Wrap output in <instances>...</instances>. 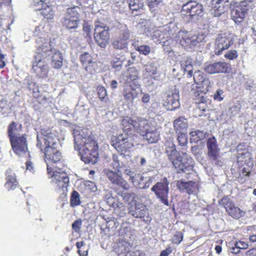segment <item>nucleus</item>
Listing matches in <instances>:
<instances>
[{
  "label": "nucleus",
  "mask_w": 256,
  "mask_h": 256,
  "mask_svg": "<svg viewBox=\"0 0 256 256\" xmlns=\"http://www.w3.org/2000/svg\"><path fill=\"white\" fill-rule=\"evenodd\" d=\"M238 56V54L236 50H228L224 54V57L229 60H233Z\"/></svg>",
  "instance_id": "3c124183"
},
{
  "label": "nucleus",
  "mask_w": 256,
  "mask_h": 256,
  "mask_svg": "<svg viewBox=\"0 0 256 256\" xmlns=\"http://www.w3.org/2000/svg\"><path fill=\"white\" fill-rule=\"evenodd\" d=\"M44 160L47 165L48 173H50L52 170L58 168L57 165L62 159L61 152L57 148H52L48 146L44 150Z\"/></svg>",
  "instance_id": "f8f14e48"
},
{
  "label": "nucleus",
  "mask_w": 256,
  "mask_h": 256,
  "mask_svg": "<svg viewBox=\"0 0 256 256\" xmlns=\"http://www.w3.org/2000/svg\"><path fill=\"white\" fill-rule=\"evenodd\" d=\"M240 249L236 246V243L234 244V246H232L231 248H230V250L231 253L234 254H237L240 252Z\"/></svg>",
  "instance_id": "774afa93"
},
{
  "label": "nucleus",
  "mask_w": 256,
  "mask_h": 256,
  "mask_svg": "<svg viewBox=\"0 0 256 256\" xmlns=\"http://www.w3.org/2000/svg\"><path fill=\"white\" fill-rule=\"evenodd\" d=\"M154 180V176L144 177L142 174L137 173L130 182L137 188L146 189L150 187Z\"/></svg>",
  "instance_id": "aec40b11"
},
{
  "label": "nucleus",
  "mask_w": 256,
  "mask_h": 256,
  "mask_svg": "<svg viewBox=\"0 0 256 256\" xmlns=\"http://www.w3.org/2000/svg\"><path fill=\"white\" fill-rule=\"evenodd\" d=\"M96 68V64L95 62H93V60H92L90 63H88L86 66H84L86 71L92 74L95 72Z\"/></svg>",
  "instance_id": "5fc2aeb1"
},
{
  "label": "nucleus",
  "mask_w": 256,
  "mask_h": 256,
  "mask_svg": "<svg viewBox=\"0 0 256 256\" xmlns=\"http://www.w3.org/2000/svg\"><path fill=\"white\" fill-rule=\"evenodd\" d=\"M54 0H46L45 4L40 8H38V10L40 11V14L45 18L51 20L53 18L54 14Z\"/></svg>",
  "instance_id": "b1692460"
},
{
  "label": "nucleus",
  "mask_w": 256,
  "mask_h": 256,
  "mask_svg": "<svg viewBox=\"0 0 256 256\" xmlns=\"http://www.w3.org/2000/svg\"><path fill=\"white\" fill-rule=\"evenodd\" d=\"M176 186L181 192H186L188 194H194L198 189L196 183L193 181L178 180L176 182Z\"/></svg>",
  "instance_id": "bb28decb"
},
{
  "label": "nucleus",
  "mask_w": 256,
  "mask_h": 256,
  "mask_svg": "<svg viewBox=\"0 0 256 256\" xmlns=\"http://www.w3.org/2000/svg\"><path fill=\"white\" fill-rule=\"evenodd\" d=\"M129 213L136 218H144L148 213V208L142 204H136L134 208H128Z\"/></svg>",
  "instance_id": "c85d7f7f"
},
{
  "label": "nucleus",
  "mask_w": 256,
  "mask_h": 256,
  "mask_svg": "<svg viewBox=\"0 0 256 256\" xmlns=\"http://www.w3.org/2000/svg\"><path fill=\"white\" fill-rule=\"evenodd\" d=\"M90 132L86 129L74 130V148L78 150L82 160L86 164H94L98 157V146Z\"/></svg>",
  "instance_id": "f03ea898"
},
{
  "label": "nucleus",
  "mask_w": 256,
  "mask_h": 256,
  "mask_svg": "<svg viewBox=\"0 0 256 256\" xmlns=\"http://www.w3.org/2000/svg\"><path fill=\"white\" fill-rule=\"evenodd\" d=\"M10 108V106L8 104L7 101L6 100L0 98V108H1L2 110H4L2 113L6 112Z\"/></svg>",
  "instance_id": "864d4df0"
},
{
  "label": "nucleus",
  "mask_w": 256,
  "mask_h": 256,
  "mask_svg": "<svg viewBox=\"0 0 256 256\" xmlns=\"http://www.w3.org/2000/svg\"><path fill=\"white\" fill-rule=\"evenodd\" d=\"M228 64L227 63L220 62L206 65L204 70L210 74L225 73L228 71Z\"/></svg>",
  "instance_id": "393cba45"
},
{
  "label": "nucleus",
  "mask_w": 256,
  "mask_h": 256,
  "mask_svg": "<svg viewBox=\"0 0 256 256\" xmlns=\"http://www.w3.org/2000/svg\"><path fill=\"white\" fill-rule=\"evenodd\" d=\"M152 26L151 22L150 20H144V22L138 24L139 28L142 29L146 36H148L150 34V27Z\"/></svg>",
  "instance_id": "a19ab883"
},
{
  "label": "nucleus",
  "mask_w": 256,
  "mask_h": 256,
  "mask_svg": "<svg viewBox=\"0 0 256 256\" xmlns=\"http://www.w3.org/2000/svg\"><path fill=\"white\" fill-rule=\"evenodd\" d=\"M146 71L150 75H154L156 72V66L154 63H150L146 66Z\"/></svg>",
  "instance_id": "49530a36"
},
{
  "label": "nucleus",
  "mask_w": 256,
  "mask_h": 256,
  "mask_svg": "<svg viewBox=\"0 0 256 256\" xmlns=\"http://www.w3.org/2000/svg\"><path fill=\"white\" fill-rule=\"evenodd\" d=\"M123 200L126 202L130 204L133 202L136 198V194L134 192H124L122 194Z\"/></svg>",
  "instance_id": "a18cd8bd"
},
{
  "label": "nucleus",
  "mask_w": 256,
  "mask_h": 256,
  "mask_svg": "<svg viewBox=\"0 0 256 256\" xmlns=\"http://www.w3.org/2000/svg\"><path fill=\"white\" fill-rule=\"evenodd\" d=\"M80 60L83 66L84 67L88 63H90L92 62V58L90 54L85 52L80 56Z\"/></svg>",
  "instance_id": "c03bdc74"
},
{
  "label": "nucleus",
  "mask_w": 256,
  "mask_h": 256,
  "mask_svg": "<svg viewBox=\"0 0 256 256\" xmlns=\"http://www.w3.org/2000/svg\"><path fill=\"white\" fill-rule=\"evenodd\" d=\"M170 182L166 178H164L160 182H157L151 188V190L155 194L156 198L160 202L166 206H168V201Z\"/></svg>",
  "instance_id": "9d476101"
},
{
  "label": "nucleus",
  "mask_w": 256,
  "mask_h": 256,
  "mask_svg": "<svg viewBox=\"0 0 256 256\" xmlns=\"http://www.w3.org/2000/svg\"><path fill=\"white\" fill-rule=\"evenodd\" d=\"M194 84L192 85L191 92L194 96H199L200 92L206 94L211 87L210 80L200 71L194 72Z\"/></svg>",
  "instance_id": "0eeeda50"
},
{
  "label": "nucleus",
  "mask_w": 256,
  "mask_h": 256,
  "mask_svg": "<svg viewBox=\"0 0 256 256\" xmlns=\"http://www.w3.org/2000/svg\"><path fill=\"white\" fill-rule=\"evenodd\" d=\"M129 37V30L127 29L124 30L121 34L112 42L114 48L116 50H124L126 48Z\"/></svg>",
  "instance_id": "a878e982"
},
{
  "label": "nucleus",
  "mask_w": 256,
  "mask_h": 256,
  "mask_svg": "<svg viewBox=\"0 0 256 256\" xmlns=\"http://www.w3.org/2000/svg\"><path fill=\"white\" fill-rule=\"evenodd\" d=\"M129 8L132 12H137L142 10L144 6V0H128Z\"/></svg>",
  "instance_id": "4c0bfd02"
},
{
  "label": "nucleus",
  "mask_w": 256,
  "mask_h": 256,
  "mask_svg": "<svg viewBox=\"0 0 256 256\" xmlns=\"http://www.w3.org/2000/svg\"><path fill=\"white\" fill-rule=\"evenodd\" d=\"M135 49L138 51L140 54L144 56L148 55L151 51L150 48L148 45L136 46H135Z\"/></svg>",
  "instance_id": "37998d69"
},
{
  "label": "nucleus",
  "mask_w": 256,
  "mask_h": 256,
  "mask_svg": "<svg viewBox=\"0 0 256 256\" xmlns=\"http://www.w3.org/2000/svg\"><path fill=\"white\" fill-rule=\"evenodd\" d=\"M121 124L123 133L118 136H112L110 144L122 156L134 146V133L137 132L143 134L152 126L146 119L140 117H124Z\"/></svg>",
  "instance_id": "f257e3e1"
},
{
  "label": "nucleus",
  "mask_w": 256,
  "mask_h": 256,
  "mask_svg": "<svg viewBox=\"0 0 256 256\" xmlns=\"http://www.w3.org/2000/svg\"><path fill=\"white\" fill-rule=\"evenodd\" d=\"M248 10V2L243 0L238 3H236L231 10L232 19L236 23H240L244 20L245 14Z\"/></svg>",
  "instance_id": "2eb2a0df"
},
{
  "label": "nucleus",
  "mask_w": 256,
  "mask_h": 256,
  "mask_svg": "<svg viewBox=\"0 0 256 256\" xmlns=\"http://www.w3.org/2000/svg\"><path fill=\"white\" fill-rule=\"evenodd\" d=\"M38 44V53L42 54L44 58L51 56L52 66L55 68H60L62 66V54L59 51L51 48L49 39H44L38 38L36 40Z\"/></svg>",
  "instance_id": "20e7f679"
},
{
  "label": "nucleus",
  "mask_w": 256,
  "mask_h": 256,
  "mask_svg": "<svg viewBox=\"0 0 256 256\" xmlns=\"http://www.w3.org/2000/svg\"><path fill=\"white\" fill-rule=\"evenodd\" d=\"M10 142L12 149L16 154L20 156L26 154L29 155L26 138L24 134L10 140Z\"/></svg>",
  "instance_id": "f3484780"
},
{
  "label": "nucleus",
  "mask_w": 256,
  "mask_h": 256,
  "mask_svg": "<svg viewBox=\"0 0 256 256\" xmlns=\"http://www.w3.org/2000/svg\"><path fill=\"white\" fill-rule=\"evenodd\" d=\"M166 152L168 159L178 171L186 172L192 169L194 161L186 152L178 154L176 149L173 139L166 144Z\"/></svg>",
  "instance_id": "7ed1b4c3"
},
{
  "label": "nucleus",
  "mask_w": 256,
  "mask_h": 256,
  "mask_svg": "<svg viewBox=\"0 0 256 256\" xmlns=\"http://www.w3.org/2000/svg\"><path fill=\"white\" fill-rule=\"evenodd\" d=\"M98 94L101 100L106 102L107 100V98H106L107 95L106 90L104 86L98 88Z\"/></svg>",
  "instance_id": "603ef678"
},
{
  "label": "nucleus",
  "mask_w": 256,
  "mask_h": 256,
  "mask_svg": "<svg viewBox=\"0 0 256 256\" xmlns=\"http://www.w3.org/2000/svg\"><path fill=\"white\" fill-rule=\"evenodd\" d=\"M235 243L236 245V246H238V248H239L240 250L246 249L248 246L246 242L242 241L236 242Z\"/></svg>",
  "instance_id": "338daca9"
},
{
  "label": "nucleus",
  "mask_w": 256,
  "mask_h": 256,
  "mask_svg": "<svg viewBox=\"0 0 256 256\" xmlns=\"http://www.w3.org/2000/svg\"><path fill=\"white\" fill-rule=\"evenodd\" d=\"M180 66L184 71H187L189 77L192 76V60L190 57H184L180 62Z\"/></svg>",
  "instance_id": "f704fd0d"
},
{
  "label": "nucleus",
  "mask_w": 256,
  "mask_h": 256,
  "mask_svg": "<svg viewBox=\"0 0 256 256\" xmlns=\"http://www.w3.org/2000/svg\"><path fill=\"white\" fill-rule=\"evenodd\" d=\"M148 2L150 8L152 10L162 2V0H148Z\"/></svg>",
  "instance_id": "bf43d9fd"
},
{
  "label": "nucleus",
  "mask_w": 256,
  "mask_h": 256,
  "mask_svg": "<svg viewBox=\"0 0 256 256\" xmlns=\"http://www.w3.org/2000/svg\"><path fill=\"white\" fill-rule=\"evenodd\" d=\"M78 7L68 8L62 20V24L68 30L76 28L80 20Z\"/></svg>",
  "instance_id": "4468645a"
},
{
  "label": "nucleus",
  "mask_w": 256,
  "mask_h": 256,
  "mask_svg": "<svg viewBox=\"0 0 256 256\" xmlns=\"http://www.w3.org/2000/svg\"><path fill=\"white\" fill-rule=\"evenodd\" d=\"M42 54L38 53L32 64V69L41 78L46 77L48 72V66L45 62L40 58Z\"/></svg>",
  "instance_id": "412c9836"
},
{
  "label": "nucleus",
  "mask_w": 256,
  "mask_h": 256,
  "mask_svg": "<svg viewBox=\"0 0 256 256\" xmlns=\"http://www.w3.org/2000/svg\"><path fill=\"white\" fill-rule=\"evenodd\" d=\"M235 36L232 34L224 33L218 34L215 40L214 52L219 56L233 44Z\"/></svg>",
  "instance_id": "6e6552de"
},
{
  "label": "nucleus",
  "mask_w": 256,
  "mask_h": 256,
  "mask_svg": "<svg viewBox=\"0 0 256 256\" xmlns=\"http://www.w3.org/2000/svg\"><path fill=\"white\" fill-rule=\"evenodd\" d=\"M82 226V221L78 220L74 222L72 224V228L76 232H78Z\"/></svg>",
  "instance_id": "0e129e2a"
},
{
  "label": "nucleus",
  "mask_w": 256,
  "mask_h": 256,
  "mask_svg": "<svg viewBox=\"0 0 256 256\" xmlns=\"http://www.w3.org/2000/svg\"><path fill=\"white\" fill-rule=\"evenodd\" d=\"M80 204V198L79 194L74 190L70 198V206L74 207L79 205Z\"/></svg>",
  "instance_id": "79ce46f5"
},
{
  "label": "nucleus",
  "mask_w": 256,
  "mask_h": 256,
  "mask_svg": "<svg viewBox=\"0 0 256 256\" xmlns=\"http://www.w3.org/2000/svg\"><path fill=\"white\" fill-rule=\"evenodd\" d=\"M124 168V174L126 175L129 176V180L130 181L134 176L137 174L125 166V167H123Z\"/></svg>",
  "instance_id": "052dcab7"
},
{
  "label": "nucleus",
  "mask_w": 256,
  "mask_h": 256,
  "mask_svg": "<svg viewBox=\"0 0 256 256\" xmlns=\"http://www.w3.org/2000/svg\"><path fill=\"white\" fill-rule=\"evenodd\" d=\"M22 130V125L12 122L8 126V134L10 140L20 136V133Z\"/></svg>",
  "instance_id": "2f4dec72"
},
{
  "label": "nucleus",
  "mask_w": 256,
  "mask_h": 256,
  "mask_svg": "<svg viewBox=\"0 0 256 256\" xmlns=\"http://www.w3.org/2000/svg\"><path fill=\"white\" fill-rule=\"evenodd\" d=\"M177 30L176 23L171 22L168 24L156 28L151 36L154 41H160V43H162L164 50L168 54H170L173 52L170 50L167 47L170 44L168 40H164L166 38H171L176 32Z\"/></svg>",
  "instance_id": "39448f33"
},
{
  "label": "nucleus",
  "mask_w": 256,
  "mask_h": 256,
  "mask_svg": "<svg viewBox=\"0 0 256 256\" xmlns=\"http://www.w3.org/2000/svg\"><path fill=\"white\" fill-rule=\"evenodd\" d=\"M6 182L5 186L8 190H12L17 186L18 182L16 179L15 173L11 169H8L6 173Z\"/></svg>",
  "instance_id": "c756f323"
},
{
  "label": "nucleus",
  "mask_w": 256,
  "mask_h": 256,
  "mask_svg": "<svg viewBox=\"0 0 256 256\" xmlns=\"http://www.w3.org/2000/svg\"><path fill=\"white\" fill-rule=\"evenodd\" d=\"M144 138L149 143H156L160 139V132L155 126H152L145 132Z\"/></svg>",
  "instance_id": "7c9ffc66"
},
{
  "label": "nucleus",
  "mask_w": 256,
  "mask_h": 256,
  "mask_svg": "<svg viewBox=\"0 0 256 256\" xmlns=\"http://www.w3.org/2000/svg\"><path fill=\"white\" fill-rule=\"evenodd\" d=\"M200 94L199 96H194L196 100V102L199 104V108L204 111L207 108V103H210L209 100L206 96V94L200 92Z\"/></svg>",
  "instance_id": "c9c22d12"
},
{
  "label": "nucleus",
  "mask_w": 256,
  "mask_h": 256,
  "mask_svg": "<svg viewBox=\"0 0 256 256\" xmlns=\"http://www.w3.org/2000/svg\"><path fill=\"white\" fill-rule=\"evenodd\" d=\"M183 240V234L181 232H176L172 238V242L178 244Z\"/></svg>",
  "instance_id": "09e8293b"
},
{
  "label": "nucleus",
  "mask_w": 256,
  "mask_h": 256,
  "mask_svg": "<svg viewBox=\"0 0 256 256\" xmlns=\"http://www.w3.org/2000/svg\"><path fill=\"white\" fill-rule=\"evenodd\" d=\"M111 166L118 172H120L121 168L125 167V165L122 162H120V160L116 154H113L112 156V162Z\"/></svg>",
  "instance_id": "58836bf2"
},
{
  "label": "nucleus",
  "mask_w": 256,
  "mask_h": 256,
  "mask_svg": "<svg viewBox=\"0 0 256 256\" xmlns=\"http://www.w3.org/2000/svg\"><path fill=\"white\" fill-rule=\"evenodd\" d=\"M181 12L182 15L193 18L202 14L203 7L196 1H189L183 4Z\"/></svg>",
  "instance_id": "a211bd4d"
},
{
  "label": "nucleus",
  "mask_w": 256,
  "mask_h": 256,
  "mask_svg": "<svg viewBox=\"0 0 256 256\" xmlns=\"http://www.w3.org/2000/svg\"><path fill=\"white\" fill-rule=\"evenodd\" d=\"M178 140L180 146H184L187 144V137L186 135V132H177Z\"/></svg>",
  "instance_id": "8fccbe9b"
},
{
  "label": "nucleus",
  "mask_w": 256,
  "mask_h": 256,
  "mask_svg": "<svg viewBox=\"0 0 256 256\" xmlns=\"http://www.w3.org/2000/svg\"><path fill=\"white\" fill-rule=\"evenodd\" d=\"M224 93L222 90L218 89L217 90L216 93L214 95V100L220 102L223 100V97L222 96Z\"/></svg>",
  "instance_id": "680f3d73"
},
{
  "label": "nucleus",
  "mask_w": 256,
  "mask_h": 256,
  "mask_svg": "<svg viewBox=\"0 0 256 256\" xmlns=\"http://www.w3.org/2000/svg\"><path fill=\"white\" fill-rule=\"evenodd\" d=\"M174 125L176 132H186L188 122L184 117L180 116L176 119L174 121Z\"/></svg>",
  "instance_id": "473e14b6"
},
{
  "label": "nucleus",
  "mask_w": 256,
  "mask_h": 256,
  "mask_svg": "<svg viewBox=\"0 0 256 256\" xmlns=\"http://www.w3.org/2000/svg\"><path fill=\"white\" fill-rule=\"evenodd\" d=\"M37 146L42 150L43 146L46 150L48 146L52 148H57L58 146V140L56 134L51 132L44 131L37 136Z\"/></svg>",
  "instance_id": "ddd939ff"
},
{
  "label": "nucleus",
  "mask_w": 256,
  "mask_h": 256,
  "mask_svg": "<svg viewBox=\"0 0 256 256\" xmlns=\"http://www.w3.org/2000/svg\"><path fill=\"white\" fill-rule=\"evenodd\" d=\"M122 60L123 59L119 58L116 60H113L112 62V66L113 68L116 69L117 70H120L122 65Z\"/></svg>",
  "instance_id": "4d7b16f0"
},
{
  "label": "nucleus",
  "mask_w": 256,
  "mask_h": 256,
  "mask_svg": "<svg viewBox=\"0 0 256 256\" xmlns=\"http://www.w3.org/2000/svg\"><path fill=\"white\" fill-rule=\"evenodd\" d=\"M116 212L120 217L123 216L126 214L125 206L120 204L115 210Z\"/></svg>",
  "instance_id": "6e6d98bb"
},
{
  "label": "nucleus",
  "mask_w": 256,
  "mask_h": 256,
  "mask_svg": "<svg viewBox=\"0 0 256 256\" xmlns=\"http://www.w3.org/2000/svg\"><path fill=\"white\" fill-rule=\"evenodd\" d=\"M240 108L239 104L233 105L229 108L228 114L230 117L234 116L239 113Z\"/></svg>",
  "instance_id": "de8ad7c7"
},
{
  "label": "nucleus",
  "mask_w": 256,
  "mask_h": 256,
  "mask_svg": "<svg viewBox=\"0 0 256 256\" xmlns=\"http://www.w3.org/2000/svg\"><path fill=\"white\" fill-rule=\"evenodd\" d=\"M94 38L98 44L104 48L110 39L109 28L104 24L97 22L95 23Z\"/></svg>",
  "instance_id": "9b49d317"
},
{
  "label": "nucleus",
  "mask_w": 256,
  "mask_h": 256,
  "mask_svg": "<svg viewBox=\"0 0 256 256\" xmlns=\"http://www.w3.org/2000/svg\"><path fill=\"white\" fill-rule=\"evenodd\" d=\"M190 140L196 142L205 138V134L200 130L192 131L190 132Z\"/></svg>",
  "instance_id": "ea45409f"
},
{
  "label": "nucleus",
  "mask_w": 256,
  "mask_h": 256,
  "mask_svg": "<svg viewBox=\"0 0 256 256\" xmlns=\"http://www.w3.org/2000/svg\"><path fill=\"white\" fill-rule=\"evenodd\" d=\"M138 71L134 67L128 68L127 72L123 74L120 77V82H135L139 78Z\"/></svg>",
  "instance_id": "cd10ccee"
},
{
  "label": "nucleus",
  "mask_w": 256,
  "mask_h": 256,
  "mask_svg": "<svg viewBox=\"0 0 256 256\" xmlns=\"http://www.w3.org/2000/svg\"><path fill=\"white\" fill-rule=\"evenodd\" d=\"M178 39L180 45L186 48H192L198 43L204 40L205 36L203 34L192 35L187 32L180 31L178 34Z\"/></svg>",
  "instance_id": "1a4fd4ad"
},
{
  "label": "nucleus",
  "mask_w": 256,
  "mask_h": 256,
  "mask_svg": "<svg viewBox=\"0 0 256 256\" xmlns=\"http://www.w3.org/2000/svg\"><path fill=\"white\" fill-rule=\"evenodd\" d=\"M46 0H32V4L35 6L36 9L38 10V8H40L45 4Z\"/></svg>",
  "instance_id": "69168bd1"
},
{
  "label": "nucleus",
  "mask_w": 256,
  "mask_h": 256,
  "mask_svg": "<svg viewBox=\"0 0 256 256\" xmlns=\"http://www.w3.org/2000/svg\"><path fill=\"white\" fill-rule=\"evenodd\" d=\"M220 205L223 206L228 215L238 219L244 216V212L236 206L234 203L227 197H224L219 201Z\"/></svg>",
  "instance_id": "dca6fc26"
},
{
  "label": "nucleus",
  "mask_w": 256,
  "mask_h": 256,
  "mask_svg": "<svg viewBox=\"0 0 256 256\" xmlns=\"http://www.w3.org/2000/svg\"><path fill=\"white\" fill-rule=\"evenodd\" d=\"M51 178V182L56 190L64 193L67 191L70 180L67 174L60 168L52 170L50 173H48Z\"/></svg>",
  "instance_id": "423d86ee"
},
{
  "label": "nucleus",
  "mask_w": 256,
  "mask_h": 256,
  "mask_svg": "<svg viewBox=\"0 0 256 256\" xmlns=\"http://www.w3.org/2000/svg\"><path fill=\"white\" fill-rule=\"evenodd\" d=\"M208 155L212 160H216L220 158L219 151L217 142L214 136L209 138L206 143Z\"/></svg>",
  "instance_id": "5701e85b"
},
{
  "label": "nucleus",
  "mask_w": 256,
  "mask_h": 256,
  "mask_svg": "<svg viewBox=\"0 0 256 256\" xmlns=\"http://www.w3.org/2000/svg\"><path fill=\"white\" fill-rule=\"evenodd\" d=\"M104 172L112 184L120 186L124 190L129 189L130 185L122 178L121 172H114L108 168L104 169Z\"/></svg>",
  "instance_id": "6ab92c4d"
},
{
  "label": "nucleus",
  "mask_w": 256,
  "mask_h": 256,
  "mask_svg": "<svg viewBox=\"0 0 256 256\" xmlns=\"http://www.w3.org/2000/svg\"><path fill=\"white\" fill-rule=\"evenodd\" d=\"M179 91L176 88H174L172 92L168 96L164 106L168 110H174L180 106Z\"/></svg>",
  "instance_id": "4be33fe9"
},
{
  "label": "nucleus",
  "mask_w": 256,
  "mask_h": 256,
  "mask_svg": "<svg viewBox=\"0 0 256 256\" xmlns=\"http://www.w3.org/2000/svg\"><path fill=\"white\" fill-rule=\"evenodd\" d=\"M85 185L88 189L90 190L92 192H96L97 190V187L96 184L91 181H86L85 182Z\"/></svg>",
  "instance_id": "e2e57ef3"
},
{
  "label": "nucleus",
  "mask_w": 256,
  "mask_h": 256,
  "mask_svg": "<svg viewBox=\"0 0 256 256\" xmlns=\"http://www.w3.org/2000/svg\"><path fill=\"white\" fill-rule=\"evenodd\" d=\"M228 5L216 2L215 6L211 10V14L214 16H220L228 10Z\"/></svg>",
  "instance_id": "72a5a7b5"
},
{
  "label": "nucleus",
  "mask_w": 256,
  "mask_h": 256,
  "mask_svg": "<svg viewBox=\"0 0 256 256\" xmlns=\"http://www.w3.org/2000/svg\"><path fill=\"white\" fill-rule=\"evenodd\" d=\"M138 92L136 88H132L130 86L128 88L124 90V98L130 102H132L137 97Z\"/></svg>",
  "instance_id": "e433bc0d"
},
{
  "label": "nucleus",
  "mask_w": 256,
  "mask_h": 256,
  "mask_svg": "<svg viewBox=\"0 0 256 256\" xmlns=\"http://www.w3.org/2000/svg\"><path fill=\"white\" fill-rule=\"evenodd\" d=\"M83 30L86 36H90L92 27L88 23H84V24Z\"/></svg>",
  "instance_id": "13d9d810"
}]
</instances>
